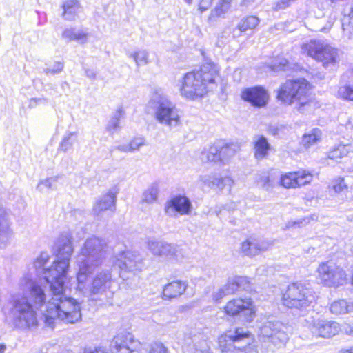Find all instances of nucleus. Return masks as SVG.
<instances>
[{
  "label": "nucleus",
  "mask_w": 353,
  "mask_h": 353,
  "mask_svg": "<svg viewBox=\"0 0 353 353\" xmlns=\"http://www.w3.org/2000/svg\"><path fill=\"white\" fill-rule=\"evenodd\" d=\"M220 80V70L217 65L212 62L203 63L183 74L179 81V91L185 99H200L216 88Z\"/></svg>",
  "instance_id": "f257e3e1"
},
{
  "label": "nucleus",
  "mask_w": 353,
  "mask_h": 353,
  "mask_svg": "<svg viewBox=\"0 0 353 353\" xmlns=\"http://www.w3.org/2000/svg\"><path fill=\"white\" fill-rule=\"evenodd\" d=\"M64 272L55 276L52 284V296L48 301L43 313V322L53 327L57 321L66 323H74L81 319V307L79 303L71 299L63 296L65 290Z\"/></svg>",
  "instance_id": "f03ea898"
},
{
  "label": "nucleus",
  "mask_w": 353,
  "mask_h": 353,
  "mask_svg": "<svg viewBox=\"0 0 353 353\" xmlns=\"http://www.w3.org/2000/svg\"><path fill=\"white\" fill-rule=\"evenodd\" d=\"M314 85L305 77H290L281 82L275 91V98L281 104L294 105L303 110L312 102Z\"/></svg>",
  "instance_id": "7ed1b4c3"
},
{
  "label": "nucleus",
  "mask_w": 353,
  "mask_h": 353,
  "mask_svg": "<svg viewBox=\"0 0 353 353\" xmlns=\"http://www.w3.org/2000/svg\"><path fill=\"white\" fill-rule=\"evenodd\" d=\"M46 294L41 286L32 283L28 292L14 304V308L18 314V319L28 325H37V313L34 310L40 308L46 301Z\"/></svg>",
  "instance_id": "20e7f679"
},
{
  "label": "nucleus",
  "mask_w": 353,
  "mask_h": 353,
  "mask_svg": "<svg viewBox=\"0 0 353 353\" xmlns=\"http://www.w3.org/2000/svg\"><path fill=\"white\" fill-rule=\"evenodd\" d=\"M250 331L241 326L229 329L221 333L217 339L218 347L221 353H257L254 345L248 343L242 347H236L234 343L250 339Z\"/></svg>",
  "instance_id": "39448f33"
},
{
  "label": "nucleus",
  "mask_w": 353,
  "mask_h": 353,
  "mask_svg": "<svg viewBox=\"0 0 353 353\" xmlns=\"http://www.w3.org/2000/svg\"><path fill=\"white\" fill-rule=\"evenodd\" d=\"M304 54L324 67L334 65L339 60V51L330 44L316 39L310 40L301 46Z\"/></svg>",
  "instance_id": "423d86ee"
},
{
  "label": "nucleus",
  "mask_w": 353,
  "mask_h": 353,
  "mask_svg": "<svg viewBox=\"0 0 353 353\" xmlns=\"http://www.w3.org/2000/svg\"><path fill=\"white\" fill-rule=\"evenodd\" d=\"M222 312L227 318L243 316L245 322L250 323L256 315V307L250 297L236 296L225 303Z\"/></svg>",
  "instance_id": "0eeeda50"
},
{
  "label": "nucleus",
  "mask_w": 353,
  "mask_h": 353,
  "mask_svg": "<svg viewBox=\"0 0 353 353\" xmlns=\"http://www.w3.org/2000/svg\"><path fill=\"white\" fill-rule=\"evenodd\" d=\"M281 302L288 308L301 309L307 307L310 301L305 285L299 282L290 283L282 293Z\"/></svg>",
  "instance_id": "6e6552de"
},
{
  "label": "nucleus",
  "mask_w": 353,
  "mask_h": 353,
  "mask_svg": "<svg viewBox=\"0 0 353 353\" xmlns=\"http://www.w3.org/2000/svg\"><path fill=\"white\" fill-rule=\"evenodd\" d=\"M314 178L312 171L301 168L296 170L282 173L279 179V185L285 189H296L310 185Z\"/></svg>",
  "instance_id": "1a4fd4ad"
},
{
  "label": "nucleus",
  "mask_w": 353,
  "mask_h": 353,
  "mask_svg": "<svg viewBox=\"0 0 353 353\" xmlns=\"http://www.w3.org/2000/svg\"><path fill=\"white\" fill-rule=\"evenodd\" d=\"M317 273L319 283L323 287L336 288L346 281L345 272L339 267L333 268L327 262L319 265Z\"/></svg>",
  "instance_id": "9d476101"
},
{
  "label": "nucleus",
  "mask_w": 353,
  "mask_h": 353,
  "mask_svg": "<svg viewBox=\"0 0 353 353\" xmlns=\"http://www.w3.org/2000/svg\"><path fill=\"white\" fill-rule=\"evenodd\" d=\"M241 99L255 108H263L270 101L268 90L263 85H254L243 88L240 94Z\"/></svg>",
  "instance_id": "9b49d317"
},
{
  "label": "nucleus",
  "mask_w": 353,
  "mask_h": 353,
  "mask_svg": "<svg viewBox=\"0 0 353 353\" xmlns=\"http://www.w3.org/2000/svg\"><path fill=\"white\" fill-rule=\"evenodd\" d=\"M156 119L162 124L176 127L181 124V117L176 106L170 101H160L155 111Z\"/></svg>",
  "instance_id": "f8f14e48"
},
{
  "label": "nucleus",
  "mask_w": 353,
  "mask_h": 353,
  "mask_svg": "<svg viewBox=\"0 0 353 353\" xmlns=\"http://www.w3.org/2000/svg\"><path fill=\"white\" fill-rule=\"evenodd\" d=\"M239 145L234 143H228L216 148H211L207 153L206 157L208 161L221 163L224 159L234 156L239 150Z\"/></svg>",
  "instance_id": "ddd939ff"
},
{
  "label": "nucleus",
  "mask_w": 353,
  "mask_h": 353,
  "mask_svg": "<svg viewBox=\"0 0 353 353\" xmlns=\"http://www.w3.org/2000/svg\"><path fill=\"white\" fill-rule=\"evenodd\" d=\"M188 288L185 281L176 279L168 282L163 285L161 296L163 300L170 301L183 295Z\"/></svg>",
  "instance_id": "4468645a"
},
{
  "label": "nucleus",
  "mask_w": 353,
  "mask_h": 353,
  "mask_svg": "<svg viewBox=\"0 0 353 353\" xmlns=\"http://www.w3.org/2000/svg\"><path fill=\"white\" fill-rule=\"evenodd\" d=\"M192 208L190 201L184 195H176L172 196L165 204V211L170 213L171 211L180 214H188Z\"/></svg>",
  "instance_id": "2eb2a0df"
},
{
  "label": "nucleus",
  "mask_w": 353,
  "mask_h": 353,
  "mask_svg": "<svg viewBox=\"0 0 353 353\" xmlns=\"http://www.w3.org/2000/svg\"><path fill=\"white\" fill-rule=\"evenodd\" d=\"M352 147L350 144H338L331 148L326 154V159L339 163L352 152Z\"/></svg>",
  "instance_id": "dca6fc26"
},
{
  "label": "nucleus",
  "mask_w": 353,
  "mask_h": 353,
  "mask_svg": "<svg viewBox=\"0 0 353 353\" xmlns=\"http://www.w3.org/2000/svg\"><path fill=\"white\" fill-rule=\"evenodd\" d=\"M270 150L271 145L264 136H258L254 141L253 153L255 159H263L267 158Z\"/></svg>",
  "instance_id": "f3484780"
},
{
  "label": "nucleus",
  "mask_w": 353,
  "mask_h": 353,
  "mask_svg": "<svg viewBox=\"0 0 353 353\" xmlns=\"http://www.w3.org/2000/svg\"><path fill=\"white\" fill-rule=\"evenodd\" d=\"M315 327L318 335L323 338H331L340 330L339 325L336 322L329 321L319 322Z\"/></svg>",
  "instance_id": "a211bd4d"
},
{
  "label": "nucleus",
  "mask_w": 353,
  "mask_h": 353,
  "mask_svg": "<svg viewBox=\"0 0 353 353\" xmlns=\"http://www.w3.org/2000/svg\"><path fill=\"white\" fill-rule=\"evenodd\" d=\"M249 284L250 281L247 276H234L228 279L223 288L228 294H231L245 289Z\"/></svg>",
  "instance_id": "6ab92c4d"
},
{
  "label": "nucleus",
  "mask_w": 353,
  "mask_h": 353,
  "mask_svg": "<svg viewBox=\"0 0 353 353\" xmlns=\"http://www.w3.org/2000/svg\"><path fill=\"white\" fill-rule=\"evenodd\" d=\"M116 205V194L108 192L99 199L95 203L94 209L97 213L108 210L114 209Z\"/></svg>",
  "instance_id": "aec40b11"
},
{
  "label": "nucleus",
  "mask_w": 353,
  "mask_h": 353,
  "mask_svg": "<svg viewBox=\"0 0 353 353\" xmlns=\"http://www.w3.org/2000/svg\"><path fill=\"white\" fill-rule=\"evenodd\" d=\"M234 0H219L216 7L208 16V21H215L216 19L223 18L231 8Z\"/></svg>",
  "instance_id": "412c9836"
},
{
  "label": "nucleus",
  "mask_w": 353,
  "mask_h": 353,
  "mask_svg": "<svg viewBox=\"0 0 353 353\" xmlns=\"http://www.w3.org/2000/svg\"><path fill=\"white\" fill-rule=\"evenodd\" d=\"M260 22L259 19L254 15H247L243 17L236 25V29L241 33L252 32L257 28Z\"/></svg>",
  "instance_id": "4be33fe9"
},
{
  "label": "nucleus",
  "mask_w": 353,
  "mask_h": 353,
  "mask_svg": "<svg viewBox=\"0 0 353 353\" xmlns=\"http://www.w3.org/2000/svg\"><path fill=\"white\" fill-rule=\"evenodd\" d=\"M61 8L62 16L66 19L72 20L77 15L81 6L78 0H66L63 3Z\"/></svg>",
  "instance_id": "5701e85b"
},
{
  "label": "nucleus",
  "mask_w": 353,
  "mask_h": 353,
  "mask_svg": "<svg viewBox=\"0 0 353 353\" xmlns=\"http://www.w3.org/2000/svg\"><path fill=\"white\" fill-rule=\"evenodd\" d=\"M321 132L319 129H313L311 132L303 135L302 145L305 148H309L321 140Z\"/></svg>",
  "instance_id": "b1692460"
},
{
  "label": "nucleus",
  "mask_w": 353,
  "mask_h": 353,
  "mask_svg": "<svg viewBox=\"0 0 353 353\" xmlns=\"http://www.w3.org/2000/svg\"><path fill=\"white\" fill-rule=\"evenodd\" d=\"M111 281L112 279L109 272L97 274L93 279V288L96 291H99L101 288L105 289L109 288L108 284Z\"/></svg>",
  "instance_id": "393cba45"
},
{
  "label": "nucleus",
  "mask_w": 353,
  "mask_h": 353,
  "mask_svg": "<svg viewBox=\"0 0 353 353\" xmlns=\"http://www.w3.org/2000/svg\"><path fill=\"white\" fill-rule=\"evenodd\" d=\"M349 305L345 300H337L332 302L330 306V310L334 315H343L349 312Z\"/></svg>",
  "instance_id": "a878e982"
},
{
  "label": "nucleus",
  "mask_w": 353,
  "mask_h": 353,
  "mask_svg": "<svg viewBox=\"0 0 353 353\" xmlns=\"http://www.w3.org/2000/svg\"><path fill=\"white\" fill-rule=\"evenodd\" d=\"M62 37L70 41H84L88 37V34L84 32H76L73 28H66L62 32Z\"/></svg>",
  "instance_id": "bb28decb"
},
{
  "label": "nucleus",
  "mask_w": 353,
  "mask_h": 353,
  "mask_svg": "<svg viewBox=\"0 0 353 353\" xmlns=\"http://www.w3.org/2000/svg\"><path fill=\"white\" fill-rule=\"evenodd\" d=\"M337 98L347 101H353V85L346 84L339 87Z\"/></svg>",
  "instance_id": "cd10ccee"
},
{
  "label": "nucleus",
  "mask_w": 353,
  "mask_h": 353,
  "mask_svg": "<svg viewBox=\"0 0 353 353\" xmlns=\"http://www.w3.org/2000/svg\"><path fill=\"white\" fill-rule=\"evenodd\" d=\"M330 191L339 194L347 190V185L345 183V179L343 176H337L332 180L328 186Z\"/></svg>",
  "instance_id": "c85d7f7f"
},
{
  "label": "nucleus",
  "mask_w": 353,
  "mask_h": 353,
  "mask_svg": "<svg viewBox=\"0 0 353 353\" xmlns=\"http://www.w3.org/2000/svg\"><path fill=\"white\" fill-rule=\"evenodd\" d=\"M259 250L257 245H253L252 242L248 240L244 241L241 244V252L245 256H254L256 251Z\"/></svg>",
  "instance_id": "c756f323"
},
{
  "label": "nucleus",
  "mask_w": 353,
  "mask_h": 353,
  "mask_svg": "<svg viewBox=\"0 0 353 353\" xmlns=\"http://www.w3.org/2000/svg\"><path fill=\"white\" fill-rule=\"evenodd\" d=\"M148 353H169V350L163 343L158 342L151 345Z\"/></svg>",
  "instance_id": "7c9ffc66"
},
{
  "label": "nucleus",
  "mask_w": 353,
  "mask_h": 353,
  "mask_svg": "<svg viewBox=\"0 0 353 353\" xmlns=\"http://www.w3.org/2000/svg\"><path fill=\"white\" fill-rule=\"evenodd\" d=\"M350 26L353 28V5L352 6L349 13L343 19V26Z\"/></svg>",
  "instance_id": "2f4dec72"
},
{
  "label": "nucleus",
  "mask_w": 353,
  "mask_h": 353,
  "mask_svg": "<svg viewBox=\"0 0 353 353\" xmlns=\"http://www.w3.org/2000/svg\"><path fill=\"white\" fill-rule=\"evenodd\" d=\"M212 5V0H201L199 3V10L203 12L207 10Z\"/></svg>",
  "instance_id": "473e14b6"
},
{
  "label": "nucleus",
  "mask_w": 353,
  "mask_h": 353,
  "mask_svg": "<svg viewBox=\"0 0 353 353\" xmlns=\"http://www.w3.org/2000/svg\"><path fill=\"white\" fill-rule=\"evenodd\" d=\"M48 259H49V258L48 256L47 257L40 256L37 259L36 262L39 264V266H43L48 261Z\"/></svg>",
  "instance_id": "72a5a7b5"
},
{
  "label": "nucleus",
  "mask_w": 353,
  "mask_h": 353,
  "mask_svg": "<svg viewBox=\"0 0 353 353\" xmlns=\"http://www.w3.org/2000/svg\"><path fill=\"white\" fill-rule=\"evenodd\" d=\"M339 353H353V346L350 348L341 349Z\"/></svg>",
  "instance_id": "f704fd0d"
},
{
  "label": "nucleus",
  "mask_w": 353,
  "mask_h": 353,
  "mask_svg": "<svg viewBox=\"0 0 353 353\" xmlns=\"http://www.w3.org/2000/svg\"><path fill=\"white\" fill-rule=\"evenodd\" d=\"M63 263L62 261H57L54 262V266L52 268H50L51 269H56L57 268V265H58L60 263Z\"/></svg>",
  "instance_id": "c9c22d12"
},
{
  "label": "nucleus",
  "mask_w": 353,
  "mask_h": 353,
  "mask_svg": "<svg viewBox=\"0 0 353 353\" xmlns=\"http://www.w3.org/2000/svg\"><path fill=\"white\" fill-rule=\"evenodd\" d=\"M6 349V346L3 344H0V353H3Z\"/></svg>",
  "instance_id": "e433bc0d"
},
{
  "label": "nucleus",
  "mask_w": 353,
  "mask_h": 353,
  "mask_svg": "<svg viewBox=\"0 0 353 353\" xmlns=\"http://www.w3.org/2000/svg\"><path fill=\"white\" fill-rule=\"evenodd\" d=\"M57 64H58V70L61 71L63 68V65L62 63H59V62L57 63Z\"/></svg>",
  "instance_id": "4c0bfd02"
},
{
  "label": "nucleus",
  "mask_w": 353,
  "mask_h": 353,
  "mask_svg": "<svg viewBox=\"0 0 353 353\" xmlns=\"http://www.w3.org/2000/svg\"><path fill=\"white\" fill-rule=\"evenodd\" d=\"M172 250V248H168L167 250L169 252V254H170L171 255L173 254H175V250L174 249H172L173 250L171 251Z\"/></svg>",
  "instance_id": "58836bf2"
},
{
  "label": "nucleus",
  "mask_w": 353,
  "mask_h": 353,
  "mask_svg": "<svg viewBox=\"0 0 353 353\" xmlns=\"http://www.w3.org/2000/svg\"><path fill=\"white\" fill-rule=\"evenodd\" d=\"M351 283L353 285V273H352V277H351Z\"/></svg>",
  "instance_id": "ea45409f"
},
{
  "label": "nucleus",
  "mask_w": 353,
  "mask_h": 353,
  "mask_svg": "<svg viewBox=\"0 0 353 353\" xmlns=\"http://www.w3.org/2000/svg\"><path fill=\"white\" fill-rule=\"evenodd\" d=\"M267 181L269 182V178L266 177Z\"/></svg>",
  "instance_id": "a19ab883"
},
{
  "label": "nucleus",
  "mask_w": 353,
  "mask_h": 353,
  "mask_svg": "<svg viewBox=\"0 0 353 353\" xmlns=\"http://www.w3.org/2000/svg\"><path fill=\"white\" fill-rule=\"evenodd\" d=\"M334 0H332V1H333Z\"/></svg>",
  "instance_id": "79ce46f5"
}]
</instances>
